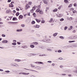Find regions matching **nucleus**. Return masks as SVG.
<instances>
[{
	"label": "nucleus",
	"instance_id": "obj_1",
	"mask_svg": "<svg viewBox=\"0 0 77 77\" xmlns=\"http://www.w3.org/2000/svg\"><path fill=\"white\" fill-rule=\"evenodd\" d=\"M30 73H25V72H20L19 73V74H23V75H29Z\"/></svg>",
	"mask_w": 77,
	"mask_h": 77
},
{
	"label": "nucleus",
	"instance_id": "obj_2",
	"mask_svg": "<svg viewBox=\"0 0 77 77\" xmlns=\"http://www.w3.org/2000/svg\"><path fill=\"white\" fill-rule=\"evenodd\" d=\"M74 68L76 70H74L73 72H76V73H77V66H75L74 67Z\"/></svg>",
	"mask_w": 77,
	"mask_h": 77
},
{
	"label": "nucleus",
	"instance_id": "obj_3",
	"mask_svg": "<svg viewBox=\"0 0 77 77\" xmlns=\"http://www.w3.org/2000/svg\"><path fill=\"white\" fill-rule=\"evenodd\" d=\"M14 66L16 67H19V66L17 63H14Z\"/></svg>",
	"mask_w": 77,
	"mask_h": 77
},
{
	"label": "nucleus",
	"instance_id": "obj_4",
	"mask_svg": "<svg viewBox=\"0 0 77 77\" xmlns=\"http://www.w3.org/2000/svg\"><path fill=\"white\" fill-rule=\"evenodd\" d=\"M40 26L36 25V26H34V27L35 28H37L38 29H39V28Z\"/></svg>",
	"mask_w": 77,
	"mask_h": 77
},
{
	"label": "nucleus",
	"instance_id": "obj_5",
	"mask_svg": "<svg viewBox=\"0 0 77 77\" xmlns=\"http://www.w3.org/2000/svg\"><path fill=\"white\" fill-rule=\"evenodd\" d=\"M22 31H23V29H17L16 30V32H21Z\"/></svg>",
	"mask_w": 77,
	"mask_h": 77
},
{
	"label": "nucleus",
	"instance_id": "obj_6",
	"mask_svg": "<svg viewBox=\"0 0 77 77\" xmlns=\"http://www.w3.org/2000/svg\"><path fill=\"white\" fill-rule=\"evenodd\" d=\"M21 60L20 59H16L14 60V62H20Z\"/></svg>",
	"mask_w": 77,
	"mask_h": 77
},
{
	"label": "nucleus",
	"instance_id": "obj_7",
	"mask_svg": "<svg viewBox=\"0 0 77 77\" xmlns=\"http://www.w3.org/2000/svg\"><path fill=\"white\" fill-rule=\"evenodd\" d=\"M8 41L7 40H3L2 41V42L4 43H8Z\"/></svg>",
	"mask_w": 77,
	"mask_h": 77
},
{
	"label": "nucleus",
	"instance_id": "obj_8",
	"mask_svg": "<svg viewBox=\"0 0 77 77\" xmlns=\"http://www.w3.org/2000/svg\"><path fill=\"white\" fill-rule=\"evenodd\" d=\"M9 7L10 8H13L14 7V5L12 4H9Z\"/></svg>",
	"mask_w": 77,
	"mask_h": 77
},
{
	"label": "nucleus",
	"instance_id": "obj_9",
	"mask_svg": "<svg viewBox=\"0 0 77 77\" xmlns=\"http://www.w3.org/2000/svg\"><path fill=\"white\" fill-rule=\"evenodd\" d=\"M35 20L37 23H40V22H41V20L37 19H35Z\"/></svg>",
	"mask_w": 77,
	"mask_h": 77
},
{
	"label": "nucleus",
	"instance_id": "obj_10",
	"mask_svg": "<svg viewBox=\"0 0 77 77\" xmlns=\"http://www.w3.org/2000/svg\"><path fill=\"white\" fill-rule=\"evenodd\" d=\"M22 48H27V46H24L21 47Z\"/></svg>",
	"mask_w": 77,
	"mask_h": 77
},
{
	"label": "nucleus",
	"instance_id": "obj_11",
	"mask_svg": "<svg viewBox=\"0 0 77 77\" xmlns=\"http://www.w3.org/2000/svg\"><path fill=\"white\" fill-rule=\"evenodd\" d=\"M32 44H35V45H38V43L37 42H33V43Z\"/></svg>",
	"mask_w": 77,
	"mask_h": 77
},
{
	"label": "nucleus",
	"instance_id": "obj_12",
	"mask_svg": "<svg viewBox=\"0 0 77 77\" xmlns=\"http://www.w3.org/2000/svg\"><path fill=\"white\" fill-rule=\"evenodd\" d=\"M20 18H23V15H20L19 16V20H20Z\"/></svg>",
	"mask_w": 77,
	"mask_h": 77
},
{
	"label": "nucleus",
	"instance_id": "obj_13",
	"mask_svg": "<svg viewBox=\"0 0 77 77\" xmlns=\"http://www.w3.org/2000/svg\"><path fill=\"white\" fill-rule=\"evenodd\" d=\"M65 47H66V48L67 49V48H69L71 47V46L70 45H68L66 46Z\"/></svg>",
	"mask_w": 77,
	"mask_h": 77
},
{
	"label": "nucleus",
	"instance_id": "obj_14",
	"mask_svg": "<svg viewBox=\"0 0 77 77\" xmlns=\"http://www.w3.org/2000/svg\"><path fill=\"white\" fill-rule=\"evenodd\" d=\"M27 70H28L29 71H35V72H38L37 71H36L34 70H32V69H27Z\"/></svg>",
	"mask_w": 77,
	"mask_h": 77
},
{
	"label": "nucleus",
	"instance_id": "obj_15",
	"mask_svg": "<svg viewBox=\"0 0 77 77\" xmlns=\"http://www.w3.org/2000/svg\"><path fill=\"white\" fill-rule=\"evenodd\" d=\"M47 50L48 51H52V49H51L47 48Z\"/></svg>",
	"mask_w": 77,
	"mask_h": 77
},
{
	"label": "nucleus",
	"instance_id": "obj_16",
	"mask_svg": "<svg viewBox=\"0 0 77 77\" xmlns=\"http://www.w3.org/2000/svg\"><path fill=\"white\" fill-rule=\"evenodd\" d=\"M44 42H50V40H47L45 41Z\"/></svg>",
	"mask_w": 77,
	"mask_h": 77
},
{
	"label": "nucleus",
	"instance_id": "obj_17",
	"mask_svg": "<svg viewBox=\"0 0 77 77\" xmlns=\"http://www.w3.org/2000/svg\"><path fill=\"white\" fill-rule=\"evenodd\" d=\"M57 35V33H55L53 34V36L55 37V36H56Z\"/></svg>",
	"mask_w": 77,
	"mask_h": 77
},
{
	"label": "nucleus",
	"instance_id": "obj_18",
	"mask_svg": "<svg viewBox=\"0 0 77 77\" xmlns=\"http://www.w3.org/2000/svg\"><path fill=\"white\" fill-rule=\"evenodd\" d=\"M72 26H70V28H69L68 30H72Z\"/></svg>",
	"mask_w": 77,
	"mask_h": 77
},
{
	"label": "nucleus",
	"instance_id": "obj_19",
	"mask_svg": "<svg viewBox=\"0 0 77 77\" xmlns=\"http://www.w3.org/2000/svg\"><path fill=\"white\" fill-rule=\"evenodd\" d=\"M30 47L31 48H33L35 47V46L33 45H30Z\"/></svg>",
	"mask_w": 77,
	"mask_h": 77
},
{
	"label": "nucleus",
	"instance_id": "obj_20",
	"mask_svg": "<svg viewBox=\"0 0 77 77\" xmlns=\"http://www.w3.org/2000/svg\"><path fill=\"white\" fill-rule=\"evenodd\" d=\"M59 38L61 39H64V37L62 36H60L59 37Z\"/></svg>",
	"mask_w": 77,
	"mask_h": 77
},
{
	"label": "nucleus",
	"instance_id": "obj_21",
	"mask_svg": "<svg viewBox=\"0 0 77 77\" xmlns=\"http://www.w3.org/2000/svg\"><path fill=\"white\" fill-rule=\"evenodd\" d=\"M35 68H36L37 69H41V67L39 66H37L35 67Z\"/></svg>",
	"mask_w": 77,
	"mask_h": 77
},
{
	"label": "nucleus",
	"instance_id": "obj_22",
	"mask_svg": "<svg viewBox=\"0 0 77 77\" xmlns=\"http://www.w3.org/2000/svg\"><path fill=\"white\" fill-rule=\"evenodd\" d=\"M26 8H25V9L26 10V9H27L28 8H29L30 7V6H28V5H26Z\"/></svg>",
	"mask_w": 77,
	"mask_h": 77
},
{
	"label": "nucleus",
	"instance_id": "obj_23",
	"mask_svg": "<svg viewBox=\"0 0 77 77\" xmlns=\"http://www.w3.org/2000/svg\"><path fill=\"white\" fill-rule=\"evenodd\" d=\"M36 8V6H35L33 7L32 8V9L33 10H35V9Z\"/></svg>",
	"mask_w": 77,
	"mask_h": 77
},
{
	"label": "nucleus",
	"instance_id": "obj_24",
	"mask_svg": "<svg viewBox=\"0 0 77 77\" xmlns=\"http://www.w3.org/2000/svg\"><path fill=\"white\" fill-rule=\"evenodd\" d=\"M73 47H77V45H72Z\"/></svg>",
	"mask_w": 77,
	"mask_h": 77
},
{
	"label": "nucleus",
	"instance_id": "obj_25",
	"mask_svg": "<svg viewBox=\"0 0 77 77\" xmlns=\"http://www.w3.org/2000/svg\"><path fill=\"white\" fill-rule=\"evenodd\" d=\"M39 13L40 14H43V11L42 10H40Z\"/></svg>",
	"mask_w": 77,
	"mask_h": 77
},
{
	"label": "nucleus",
	"instance_id": "obj_26",
	"mask_svg": "<svg viewBox=\"0 0 77 77\" xmlns=\"http://www.w3.org/2000/svg\"><path fill=\"white\" fill-rule=\"evenodd\" d=\"M75 42V41H69V43H71V42Z\"/></svg>",
	"mask_w": 77,
	"mask_h": 77
},
{
	"label": "nucleus",
	"instance_id": "obj_27",
	"mask_svg": "<svg viewBox=\"0 0 77 77\" xmlns=\"http://www.w3.org/2000/svg\"><path fill=\"white\" fill-rule=\"evenodd\" d=\"M57 9H54L53 11V12H57Z\"/></svg>",
	"mask_w": 77,
	"mask_h": 77
},
{
	"label": "nucleus",
	"instance_id": "obj_28",
	"mask_svg": "<svg viewBox=\"0 0 77 77\" xmlns=\"http://www.w3.org/2000/svg\"><path fill=\"white\" fill-rule=\"evenodd\" d=\"M10 12V11L9 10H7L6 11V14H9Z\"/></svg>",
	"mask_w": 77,
	"mask_h": 77
},
{
	"label": "nucleus",
	"instance_id": "obj_29",
	"mask_svg": "<svg viewBox=\"0 0 77 77\" xmlns=\"http://www.w3.org/2000/svg\"><path fill=\"white\" fill-rule=\"evenodd\" d=\"M21 26L22 27H25V25L24 24H22Z\"/></svg>",
	"mask_w": 77,
	"mask_h": 77
},
{
	"label": "nucleus",
	"instance_id": "obj_30",
	"mask_svg": "<svg viewBox=\"0 0 77 77\" xmlns=\"http://www.w3.org/2000/svg\"><path fill=\"white\" fill-rule=\"evenodd\" d=\"M28 56H29V57H31V56H32V54H28Z\"/></svg>",
	"mask_w": 77,
	"mask_h": 77
},
{
	"label": "nucleus",
	"instance_id": "obj_31",
	"mask_svg": "<svg viewBox=\"0 0 77 77\" xmlns=\"http://www.w3.org/2000/svg\"><path fill=\"white\" fill-rule=\"evenodd\" d=\"M53 21V19L51 18L50 20L49 21V23H51L52 22V21Z\"/></svg>",
	"mask_w": 77,
	"mask_h": 77
},
{
	"label": "nucleus",
	"instance_id": "obj_32",
	"mask_svg": "<svg viewBox=\"0 0 77 77\" xmlns=\"http://www.w3.org/2000/svg\"><path fill=\"white\" fill-rule=\"evenodd\" d=\"M5 72H6V73H9L10 72V71L9 70H7V71H5Z\"/></svg>",
	"mask_w": 77,
	"mask_h": 77
},
{
	"label": "nucleus",
	"instance_id": "obj_33",
	"mask_svg": "<svg viewBox=\"0 0 77 77\" xmlns=\"http://www.w3.org/2000/svg\"><path fill=\"white\" fill-rule=\"evenodd\" d=\"M10 65H11V66H14V63H11L10 64Z\"/></svg>",
	"mask_w": 77,
	"mask_h": 77
},
{
	"label": "nucleus",
	"instance_id": "obj_34",
	"mask_svg": "<svg viewBox=\"0 0 77 77\" xmlns=\"http://www.w3.org/2000/svg\"><path fill=\"white\" fill-rule=\"evenodd\" d=\"M68 29V27L65 26L64 27V30H66V29Z\"/></svg>",
	"mask_w": 77,
	"mask_h": 77
},
{
	"label": "nucleus",
	"instance_id": "obj_35",
	"mask_svg": "<svg viewBox=\"0 0 77 77\" xmlns=\"http://www.w3.org/2000/svg\"><path fill=\"white\" fill-rule=\"evenodd\" d=\"M19 15H20V13H19V12H17V13H16V15L17 16H18Z\"/></svg>",
	"mask_w": 77,
	"mask_h": 77
},
{
	"label": "nucleus",
	"instance_id": "obj_36",
	"mask_svg": "<svg viewBox=\"0 0 77 77\" xmlns=\"http://www.w3.org/2000/svg\"><path fill=\"white\" fill-rule=\"evenodd\" d=\"M36 36L38 37H39V36H40V35L39 34H36Z\"/></svg>",
	"mask_w": 77,
	"mask_h": 77
},
{
	"label": "nucleus",
	"instance_id": "obj_37",
	"mask_svg": "<svg viewBox=\"0 0 77 77\" xmlns=\"http://www.w3.org/2000/svg\"><path fill=\"white\" fill-rule=\"evenodd\" d=\"M39 11H40L39 8L37 9L36 10V12H39Z\"/></svg>",
	"mask_w": 77,
	"mask_h": 77
},
{
	"label": "nucleus",
	"instance_id": "obj_38",
	"mask_svg": "<svg viewBox=\"0 0 77 77\" xmlns=\"http://www.w3.org/2000/svg\"><path fill=\"white\" fill-rule=\"evenodd\" d=\"M63 16V14H59V16H58L59 17H61Z\"/></svg>",
	"mask_w": 77,
	"mask_h": 77
},
{
	"label": "nucleus",
	"instance_id": "obj_39",
	"mask_svg": "<svg viewBox=\"0 0 77 77\" xmlns=\"http://www.w3.org/2000/svg\"><path fill=\"white\" fill-rule=\"evenodd\" d=\"M31 55L32 56H36V54H31Z\"/></svg>",
	"mask_w": 77,
	"mask_h": 77
},
{
	"label": "nucleus",
	"instance_id": "obj_40",
	"mask_svg": "<svg viewBox=\"0 0 77 77\" xmlns=\"http://www.w3.org/2000/svg\"><path fill=\"white\" fill-rule=\"evenodd\" d=\"M43 63L42 62H38V64L40 65V64H42Z\"/></svg>",
	"mask_w": 77,
	"mask_h": 77
},
{
	"label": "nucleus",
	"instance_id": "obj_41",
	"mask_svg": "<svg viewBox=\"0 0 77 77\" xmlns=\"http://www.w3.org/2000/svg\"><path fill=\"white\" fill-rule=\"evenodd\" d=\"M60 21H64V19L63 18H61L60 20Z\"/></svg>",
	"mask_w": 77,
	"mask_h": 77
},
{
	"label": "nucleus",
	"instance_id": "obj_42",
	"mask_svg": "<svg viewBox=\"0 0 77 77\" xmlns=\"http://www.w3.org/2000/svg\"><path fill=\"white\" fill-rule=\"evenodd\" d=\"M62 7V5H60L58 8V9H60Z\"/></svg>",
	"mask_w": 77,
	"mask_h": 77
},
{
	"label": "nucleus",
	"instance_id": "obj_43",
	"mask_svg": "<svg viewBox=\"0 0 77 77\" xmlns=\"http://www.w3.org/2000/svg\"><path fill=\"white\" fill-rule=\"evenodd\" d=\"M43 2L45 4H47V2L46 1H43Z\"/></svg>",
	"mask_w": 77,
	"mask_h": 77
},
{
	"label": "nucleus",
	"instance_id": "obj_44",
	"mask_svg": "<svg viewBox=\"0 0 77 77\" xmlns=\"http://www.w3.org/2000/svg\"><path fill=\"white\" fill-rule=\"evenodd\" d=\"M12 45H17V43H12Z\"/></svg>",
	"mask_w": 77,
	"mask_h": 77
},
{
	"label": "nucleus",
	"instance_id": "obj_45",
	"mask_svg": "<svg viewBox=\"0 0 77 77\" xmlns=\"http://www.w3.org/2000/svg\"><path fill=\"white\" fill-rule=\"evenodd\" d=\"M58 53H61V52H62V50H58Z\"/></svg>",
	"mask_w": 77,
	"mask_h": 77
},
{
	"label": "nucleus",
	"instance_id": "obj_46",
	"mask_svg": "<svg viewBox=\"0 0 77 77\" xmlns=\"http://www.w3.org/2000/svg\"><path fill=\"white\" fill-rule=\"evenodd\" d=\"M35 21H33L32 22V24H35Z\"/></svg>",
	"mask_w": 77,
	"mask_h": 77
},
{
	"label": "nucleus",
	"instance_id": "obj_47",
	"mask_svg": "<svg viewBox=\"0 0 77 77\" xmlns=\"http://www.w3.org/2000/svg\"><path fill=\"white\" fill-rule=\"evenodd\" d=\"M41 22L42 23H45V21L43 20H42Z\"/></svg>",
	"mask_w": 77,
	"mask_h": 77
},
{
	"label": "nucleus",
	"instance_id": "obj_48",
	"mask_svg": "<svg viewBox=\"0 0 77 77\" xmlns=\"http://www.w3.org/2000/svg\"><path fill=\"white\" fill-rule=\"evenodd\" d=\"M30 12H31L32 13H33V9H31L30 10Z\"/></svg>",
	"mask_w": 77,
	"mask_h": 77
},
{
	"label": "nucleus",
	"instance_id": "obj_49",
	"mask_svg": "<svg viewBox=\"0 0 77 77\" xmlns=\"http://www.w3.org/2000/svg\"><path fill=\"white\" fill-rule=\"evenodd\" d=\"M2 37H5V36H6V35L3 34H2Z\"/></svg>",
	"mask_w": 77,
	"mask_h": 77
},
{
	"label": "nucleus",
	"instance_id": "obj_50",
	"mask_svg": "<svg viewBox=\"0 0 77 77\" xmlns=\"http://www.w3.org/2000/svg\"><path fill=\"white\" fill-rule=\"evenodd\" d=\"M28 5H32V2H28Z\"/></svg>",
	"mask_w": 77,
	"mask_h": 77
},
{
	"label": "nucleus",
	"instance_id": "obj_51",
	"mask_svg": "<svg viewBox=\"0 0 77 77\" xmlns=\"http://www.w3.org/2000/svg\"><path fill=\"white\" fill-rule=\"evenodd\" d=\"M39 56H45L46 55L45 54H42V55H39Z\"/></svg>",
	"mask_w": 77,
	"mask_h": 77
},
{
	"label": "nucleus",
	"instance_id": "obj_52",
	"mask_svg": "<svg viewBox=\"0 0 77 77\" xmlns=\"http://www.w3.org/2000/svg\"><path fill=\"white\" fill-rule=\"evenodd\" d=\"M69 19L70 20H73L74 19L72 17H70L69 18Z\"/></svg>",
	"mask_w": 77,
	"mask_h": 77
},
{
	"label": "nucleus",
	"instance_id": "obj_53",
	"mask_svg": "<svg viewBox=\"0 0 77 77\" xmlns=\"http://www.w3.org/2000/svg\"><path fill=\"white\" fill-rule=\"evenodd\" d=\"M16 19V17H13V21H15Z\"/></svg>",
	"mask_w": 77,
	"mask_h": 77
},
{
	"label": "nucleus",
	"instance_id": "obj_54",
	"mask_svg": "<svg viewBox=\"0 0 77 77\" xmlns=\"http://www.w3.org/2000/svg\"><path fill=\"white\" fill-rule=\"evenodd\" d=\"M55 66V64L54 63H53L52 64L51 66Z\"/></svg>",
	"mask_w": 77,
	"mask_h": 77
},
{
	"label": "nucleus",
	"instance_id": "obj_55",
	"mask_svg": "<svg viewBox=\"0 0 77 77\" xmlns=\"http://www.w3.org/2000/svg\"><path fill=\"white\" fill-rule=\"evenodd\" d=\"M64 2L65 3H67L68 1L67 0H64Z\"/></svg>",
	"mask_w": 77,
	"mask_h": 77
},
{
	"label": "nucleus",
	"instance_id": "obj_56",
	"mask_svg": "<svg viewBox=\"0 0 77 77\" xmlns=\"http://www.w3.org/2000/svg\"><path fill=\"white\" fill-rule=\"evenodd\" d=\"M60 68H63V65H61L60 66Z\"/></svg>",
	"mask_w": 77,
	"mask_h": 77
},
{
	"label": "nucleus",
	"instance_id": "obj_57",
	"mask_svg": "<svg viewBox=\"0 0 77 77\" xmlns=\"http://www.w3.org/2000/svg\"><path fill=\"white\" fill-rule=\"evenodd\" d=\"M61 75H62V76H65V75H66V74H62Z\"/></svg>",
	"mask_w": 77,
	"mask_h": 77
},
{
	"label": "nucleus",
	"instance_id": "obj_58",
	"mask_svg": "<svg viewBox=\"0 0 77 77\" xmlns=\"http://www.w3.org/2000/svg\"><path fill=\"white\" fill-rule=\"evenodd\" d=\"M39 62L37 61L35 62V63H36V64H38Z\"/></svg>",
	"mask_w": 77,
	"mask_h": 77
},
{
	"label": "nucleus",
	"instance_id": "obj_59",
	"mask_svg": "<svg viewBox=\"0 0 77 77\" xmlns=\"http://www.w3.org/2000/svg\"><path fill=\"white\" fill-rule=\"evenodd\" d=\"M31 65L32 68H34L35 67V65Z\"/></svg>",
	"mask_w": 77,
	"mask_h": 77
},
{
	"label": "nucleus",
	"instance_id": "obj_60",
	"mask_svg": "<svg viewBox=\"0 0 77 77\" xmlns=\"http://www.w3.org/2000/svg\"><path fill=\"white\" fill-rule=\"evenodd\" d=\"M73 5L74 6H77V4H76V3H75L74 5Z\"/></svg>",
	"mask_w": 77,
	"mask_h": 77
},
{
	"label": "nucleus",
	"instance_id": "obj_61",
	"mask_svg": "<svg viewBox=\"0 0 77 77\" xmlns=\"http://www.w3.org/2000/svg\"><path fill=\"white\" fill-rule=\"evenodd\" d=\"M48 63H51V62H52L51 61H48Z\"/></svg>",
	"mask_w": 77,
	"mask_h": 77
},
{
	"label": "nucleus",
	"instance_id": "obj_62",
	"mask_svg": "<svg viewBox=\"0 0 77 77\" xmlns=\"http://www.w3.org/2000/svg\"><path fill=\"white\" fill-rule=\"evenodd\" d=\"M75 12H76V11H73V14H75Z\"/></svg>",
	"mask_w": 77,
	"mask_h": 77
},
{
	"label": "nucleus",
	"instance_id": "obj_63",
	"mask_svg": "<svg viewBox=\"0 0 77 77\" xmlns=\"http://www.w3.org/2000/svg\"><path fill=\"white\" fill-rule=\"evenodd\" d=\"M13 13H16V11H15V10H14L13 11Z\"/></svg>",
	"mask_w": 77,
	"mask_h": 77
},
{
	"label": "nucleus",
	"instance_id": "obj_64",
	"mask_svg": "<svg viewBox=\"0 0 77 77\" xmlns=\"http://www.w3.org/2000/svg\"><path fill=\"white\" fill-rule=\"evenodd\" d=\"M68 8H71V5H69L68 7Z\"/></svg>",
	"mask_w": 77,
	"mask_h": 77
}]
</instances>
